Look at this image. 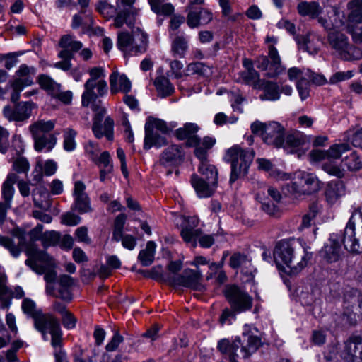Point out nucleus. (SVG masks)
<instances>
[{"mask_svg": "<svg viewBox=\"0 0 362 362\" xmlns=\"http://www.w3.org/2000/svg\"><path fill=\"white\" fill-rule=\"evenodd\" d=\"M59 46L62 48V50H67L74 55L75 52L83 47V44L80 41L76 40L73 35H64L59 41Z\"/></svg>", "mask_w": 362, "mask_h": 362, "instance_id": "obj_39", "label": "nucleus"}, {"mask_svg": "<svg viewBox=\"0 0 362 362\" xmlns=\"http://www.w3.org/2000/svg\"><path fill=\"white\" fill-rule=\"evenodd\" d=\"M343 317L348 324L354 325L362 320V297L356 294L346 293L344 300Z\"/></svg>", "mask_w": 362, "mask_h": 362, "instance_id": "obj_14", "label": "nucleus"}, {"mask_svg": "<svg viewBox=\"0 0 362 362\" xmlns=\"http://www.w3.org/2000/svg\"><path fill=\"white\" fill-rule=\"evenodd\" d=\"M0 246L8 250L11 255L15 258L18 257L22 251L19 247L16 245L12 238L1 235H0Z\"/></svg>", "mask_w": 362, "mask_h": 362, "instance_id": "obj_55", "label": "nucleus"}, {"mask_svg": "<svg viewBox=\"0 0 362 362\" xmlns=\"http://www.w3.org/2000/svg\"><path fill=\"white\" fill-rule=\"evenodd\" d=\"M351 149L349 144L347 143H341L332 145L327 151L320 149H314L310 152V157L313 161L326 160L322 164V168L331 175H334L338 178L344 176V170L331 162V159H339L342 153L349 151Z\"/></svg>", "mask_w": 362, "mask_h": 362, "instance_id": "obj_5", "label": "nucleus"}, {"mask_svg": "<svg viewBox=\"0 0 362 362\" xmlns=\"http://www.w3.org/2000/svg\"><path fill=\"white\" fill-rule=\"evenodd\" d=\"M76 132L72 129H66L63 132V147L66 151H73L76 147Z\"/></svg>", "mask_w": 362, "mask_h": 362, "instance_id": "obj_52", "label": "nucleus"}, {"mask_svg": "<svg viewBox=\"0 0 362 362\" xmlns=\"http://www.w3.org/2000/svg\"><path fill=\"white\" fill-rule=\"evenodd\" d=\"M322 255L329 262L338 261L341 255V245L337 235H332L329 242L321 251Z\"/></svg>", "mask_w": 362, "mask_h": 362, "instance_id": "obj_23", "label": "nucleus"}, {"mask_svg": "<svg viewBox=\"0 0 362 362\" xmlns=\"http://www.w3.org/2000/svg\"><path fill=\"white\" fill-rule=\"evenodd\" d=\"M13 168L18 173H28L30 170V163L25 157H19L13 161Z\"/></svg>", "mask_w": 362, "mask_h": 362, "instance_id": "obj_64", "label": "nucleus"}, {"mask_svg": "<svg viewBox=\"0 0 362 362\" xmlns=\"http://www.w3.org/2000/svg\"><path fill=\"white\" fill-rule=\"evenodd\" d=\"M148 43V35L139 28L132 31L119 32L117 34V46L125 55H137L147 50Z\"/></svg>", "mask_w": 362, "mask_h": 362, "instance_id": "obj_7", "label": "nucleus"}, {"mask_svg": "<svg viewBox=\"0 0 362 362\" xmlns=\"http://www.w3.org/2000/svg\"><path fill=\"white\" fill-rule=\"evenodd\" d=\"M60 240V234L56 231H47L42 236V243L45 247L56 245Z\"/></svg>", "mask_w": 362, "mask_h": 362, "instance_id": "obj_58", "label": "nucleus"}, {"mask_svg": "<svg viewBox=\"0 0 362 362\" xmlns=\"http://www.w3.org/2000/svg\"><path fill=\"white\" fill-rule=\"evenodd\" d=\"M240 78L245 84L256 86L259 80V74L253 67H249L246 71L240 73Z\"/></svg>", "mask_w": 362, "mask_h": 362, "instance_id": "obj_53", "label": "nucleus"}, {"mask_svg": "<svg viewBox=\"0 0 362 362\" xmlns=\"http://www.w3.org/2000/svg\"><path fill=\"white\" fill-rule=\"evenodd\" d=\"M111 93L115 94L119 91L127 93L131 90V82L124 74L119 75L114 71L110 75Z\"/></svg>", "mask_w": 362, "mask_h": 362, "instance_id": "obj_28", "label": "nucleus"}, {"mask_svg": "<svg viewBox=\"0 0 362 362\" xmlns=\"http://www.w3.org/2000/svg\"><path fill=\"white\" fill-rule=\"evenodd\" d=\"M199 130V126L195 123H186L182 127L176 129L175 135L178 140H186V146H188L189 141L191 139L197 138V132Z\"/></svg>", "mask_w": 362, "mask_h": 362, "instance_id": "obj_33", "label": "nucleus"}, {"mask_svg": "<svg viewBox=\"0 0 362 362\" xmlns=\"http://www.w3.org/2000/svg\"><path fill=\"white\" fill-rule=\"evenodd\" d=\"M156 245L153 241H148L146 248L141 250L138 255V259L144 267L151 265L154 260Z\"/></svg>", "mask_w": 362, "mask_h": 362, "instance_id": "obj_40", "label": "nucleus"}, {"mask_svg": "<svg viewBox=\"0 0 362 362\" xmlns=\"http://www.w3.org/2000/svg\"><path fill=\"white\" fill-rule=\"evenodd\" d=\"M362 343V339L360 337H351L344 345V349L341 351L340 356L344 362H355L356 353L358 349V346Z\"/></svg>", "mask_w": 362, "mask_h": 362, "instance_id": "obj_29", "label": "nucleus"}, {"mask_svg": "<svg viewBox=\"0 0 362 362\" xmlns=\"http://www.w3.org/2000/svg\"><path fill=\"white\" fill-rule=\"evenodd\" d=\"M328 47L339 58L346 60H358L362 57L361 50L351 45L348 37L339 28L329 30L327 35Z\"/></svg>", "mask_w": 362, "mask_h": 362, "instance_id": "obj_6", "label": "nucleus"}, {"mask_svg": "<svg viewBox=\"0 0 362 362\" xmlns=\"http://www.w3.org/2000/svg\"><path fill=\"white\" fill-rule=\"evenodd\" d=\"M146 124H149L153 130L159 131L164 134H168L170 131L166 122L160 119L148 117Z\"/></svg>", "mask_w": 362, "mask_h": 362, "instance_id": "obj_59", "label": "nucleus"}, {"mask_svg": "<svg viewBox=\"0 0 362 362\" xmlns=\"http://www.w3.org/2000/svg\"><path fill=\"white\" fill-rule=\"evenodd\" d=\"M309 69H300L297 67L290 68L288 71V76L290 81H296V83H307Z\"/></svg>", "mask_w": 362, "mask_h": 362, "instance_id": "obj_54", "label": "nucleus"}, {"mask_svg": "<svg viewBox=\"0 0 362 362\" xmlns=\"http://www.w3.org/2000/svg\"><path fill=\"white\" fill-rule=\"evenodd\" d=\"M106 71L103 66L92 67V107L98 104L102 105L100 98L107 95L108 87L105 80Z\"/></svg>", "mask_w": 362, "mask_h": 362, "instance_id": "obj_15", "label": "nucleus"}, {"mask_svg": "<svg viewBox=\"0 0 362 362\" xmlns=\"http://www.w3.org/2000/svg\"><path fill=\"white\" fill-rule=\"evenodd\" d=\"M224 295L232 310L240 313L250 310L252 307V298L235 285H229L224 289Z\"/></svg>", "mask_w": 362, "mask_h": 362, "instance_id": "obj_10", "label": "nucleus"}, {"mask_svg": "<svg viewBox=\"0 0 362 362\" xmlns=\"http://www.w3.org/2000/svg\"><path fill=\"white\" fill-rule=\"evenodd\" d=\"M344 139L356 148L362 149V128L356 131L349 130L345 132Z\"/></svg>", "mask_w": 362, "mask_h": 362, "instance_id": "obj_56", "label": "nucleus"}, {"mask_svg": "<svg viewBox=\"0 0 362 362\" xmlns=\"http://www.w3.org/2000/svg\"><path fill=\"white\" fill-rule=\"evenodd\" d=\"M38 83L42 89L46 90L49 94H57L60 89V84L55 82L47 75L42 74L38 77Z\"/></svg>", "mask_w": 362, "mask_h": 362, "instance_id": "obj_46", "label": "nucleus"}, {"mask_svg": "<svg viewBox=\"0 0 362 362\" xmlns=\"http://www.w3.org/2000/svg\"><path fill=\"white\" fill-rule=\"evenodd\" d=\"M342 163L350 171H358L362 169V160L356 151H353L342 159Z\"/></svg>", "mask_w": 362, "mask_h": 362, "instance_id": "obj_45", "label": "nucleus"}, {"mask_svg": "<svg viewBox=\"0 0 362 362\" xmlns=\"http://www.w3.org/2000/svg\"><path fill=\"white\" fill-rule=\"evenodd\" d=\"M211 74V69L202 62H192L189 64L185 69V76L197 75L206 76Z\"/></svg>", "mask_w": 362, "mask_h": 362, "instance_id": "obj_43", "label": "nucleus"}, {"mask_svg": "<svg viewBox=\"0 0 362 362\" xmlns=\"http://www.w3.org/2000/svg\"><path fill=\"white\" fill-rule=\"evenodd\" d=\"M34 105L31 101L17 103L13 107L6 105L3 115L9 122H24L30 117Z\"/></svg>", "mask_w": 362, "mask_h": 362, "instance_id": "obj_16", "label": "nucleus"}, {"mask_svg": "<svg viewBox=\"0 0 362 362\" xmlns=\"http://www.w3.org/2000/svg\"><path fill=\"white\" fill-rule=\"evenodd\" d=\"M298 180L303 183L304 194H311L318 192L322 188V182L317 177L310 173L305 171L297 172Z\"/></svg>", "mask_w": 362, "mask_h": 362, "instance_id": "obj_22", "label": "nucleus"}, {"mask_svg": "<svg viewBox=\"0 0 362 362\" xmlns=\"http://www.w3.org/2000/svg\"><path fill=\"white\" fill-rule=\"evenodd\" d=\"M216 144V139L211 136H204L201 139H191L189 141L188 147L194 148V154L199 161L208 160V152Z\"/></svg>", "mask_w": 362, "mask_h": 362, "instance_id": "obj_20", "label": "nucleus"}, {"mask_svg": "<svg viewBox=\"0 0 362 362\" xmlns=\"http://www.w3.org/2000/svg\"><path fill=\"white\" fill-rule=\"evenodd\" d=\"M261 345V339L250 332H243L242 338H237L230 342L223 339L218 342L217 349L230 358L238 357L237 351L240 348L242 358H246L255 353Z\"/></svg>", "mask_w": 362, "mask_h": 362, "instance_id": "obj_3", "label": "nucleus"}, {"mask_svg": "<svg viewBox=\"0 0 362 362\" xmlns=\"http://www.w3.org/2000/svg\"><path fill=\"white\" fill-rule=\"evenodd\" d=\"M346 6L349 13L346 18L344 16V21L348 30L349 25L362 23V0H351Z\"/></svg>", "mask_w": 362, "mask_h": 362, "instance_id": "obj_24", "label": "nucleus"}, {"mask_svg": "<svg viewBox=\"0 0 362 362\" xmlns=\"http://www.w3.org/2000/svg\"><path fill=\"white\" fill-rule=\"evenodd\" d=\"M198 171L206 181L217 185L218 170L214 165L209 163V160L200 161Z\"/></svg>", "mask_w": 362, "mask_h": 362, "instance_id": "obj_36", "label": "nucleus"}, {"mask_svg": "<svg viewBox=\"0 0 362 362\" xmlns=\"http://www.w3.org/2000/svg\"><path fill=\"white\" fill-rule=\"evenodd\" d=\"M154 86L158 92V95L161 98H166L171 95L175 92V88L170 80L164 76H160L156 78Z\"/></svg>", "mask_w": 362, "mask_h": 362, "instance_id": "obj_37", "label": "nucleus"}, {"mask_svg": "<svg viewBox=\"0 0 362 362\" xmlns=\"http://www.w3.org/2000/svg\"><path fill=\"white\" fill-rule=\"evenodd\" d=\"M55 122L53 120L40 119L29 126V131L33 137L51 134L50 132L54 129Z\"/></svg>", "mask_w": 362, "mask_h": 362, "instance_id": "obj_32", "label": "nucleus"}, {"mask_svg": "<svg viewBox=\"0 0 362 362\" xmlns=\"http://www.w3.org/2000/svg\"><path fill=\"white\" fill-rule=\"evenodd\" d=\"M135 0H121L117 1V7L119 11L114 20L115 28H121L124 23L129 28L134 25L135 16L137 14L136 9L133 6Z\"/></svg>", "mask_w": 362, "mask_h": 362, "instance_id": "obj_17", "label": "nucleus"}, {"mask_svg": "<svg viewBox=\"0 0 362 362\" xmlns=\"http://www.w3.org/2000/svg\"><path fill=\"white\" fill-rule=\"evenodd\" d=\"M298 13L302 16H308L310 18H315L321 13V7L314 1H302L297 6Z\"/></svg>", "mask_w": 362, "mask_h": 362, "instance_id": "obj_38", "label": "nucleus"}, {"mask_svg": "<svg viewBox=\"0 0 362 362\" xmlns=\"http://www.w3.org/2000/svg\"><path fill=\"white\" fill-rule=\"evenodd\" d=\"M304 143V139L302 136L298 134H288L286 138H284V144L282 146L284 148L290 147V148H298L303 145Z\"/></svg>", "mask_w": 362, "mask_h": 362, "instance_id": "obj_61", "label": "nucleus"}, {"mask_svg": "<svg viewBox=\"0 0 362 362\" xmlns=\"http://www.w3.org/2000/svg\"><path fill=\"white\" fill-rule=\"evenodd\" d=\"M202 274L199 271L186 269L180 275H173L168 278V284L172 286H180L202 291L205 289L201 283Z\"/></svg>", "mask_w": 362, "mask_h": 362, "instance_id": "obj_13", "label": "nucleus"}, {"mask_svg": "<svg viewBox=\"0 0 362 362\" xmlns=\"http://www.w3.org/2000/svg\"><path fill=\"white\" fill-rule=\"evenodd\" d=\"M191 183L197 195L201 198L211 196L217 187V185L206 181L204 178L199 177L196 174L192 175Z\"/></svg>", "mask_w": 362, "mask_h": 362, "instance_id": "obj_26", "label": "nucleus"}, {"mask_svg": "<svg viewBox=\"0 0 362 362\" xmlns=\"http://www.w3.org/2000/svg\"><path fill=\"white\" fill-rule=\"evenodd\" d=\"M21 309L25 315L34 320L35 328L42 334L43 339L48 341V335L52 336L53 345H57L61 338V326L59 320L51 313H43L37 310L36 303L30 298H25Z\"/></svg>", "mask_w": 362, "mask_h": 362, "instance_id": "obj_2", "label": "nucleus"}, {"mask_svg": "<svg viewBox=\"0 0 362 362\" xmlns=\"http://www.w3.org/2000/svg\"><path fill=\"white\" fill-rule=\"evenodd\" d=\"M254 157L252 149L243 148L239 145H234L227 150L226 159L231 165L230 184L247 175Z\"/></svg>", "mask_w": 362, "mask_h": 362, "instance_id": "obj_4", "label": "nucleus"}, {"mask_svg": "<svg viewBox=\"0 0 362 362\" xmlns=\"http://www.w3.org/2000/svg\"><path fill=\"white\" fill-rule=\"evenodd\" d=\"M58 57L62 61L57 62L54 64V67L66 71L71 69L72 64L71 60L74 58L73 54L67 50H61L58 54Z\"/></svg>", "mask_w": 362, "mask_h": 362, "instance_id": "obj_51", "label": "nucleus"}, {"mask_svg": "<svg viewBox=\"0 0 362 362\" xmlns=\"http://www.w3.org/2000/svg\"><path fill=\"white\" fill-rule=\"evenodd\" d=\"M16 74L18 77L16 80L25 81L26 79H30L31 85L33 84V79L32 76L35 74L34 68L29 67L26 64H21Z\"/></svg>", "mask_w": 362, "mask_h": 362, "instance_id": "obj_60", "label": "nucleus"}, {"mask_svg": "<svg viewBox=\"0 0 362 362\" xmlns=\"http://www.w3.org/2000/svg\"><path fill=\"white\" fill-rule=\"evenodd\" d=\"M193 4L187 7L188 14L187 16V24L191 28H194L200 25L199 9H194Z\"/></svg>", "mask_w": 362, "mask_h": 362, "instance_id": "obj_57", "label": "nucleus"}, {"mask_svg": "<svg viewBox=\"0 0 362 362\" xmlns=\"http://www.w3.org/2000/svg\"><path fill=\"white\" fill-rule=\"evenodd\" d=\"M34 149L37 152H50L55 146L57 139L54 134L33 137Z\"/></svg>", "mask_w": 362, "mask_h": 362, "instance_id": "obj_30", "label": "nucleus"}, {"mask_svg": "<svg viewBox=\"0 0 362 362\" xmlns=\"http://www.w3.org/2000/svg\"><path fill=\"white\" fill-rule=\"evenodd\" d=\"M9 136L8 129L0 126V152L3 154L7 153L10 148Z\"/></svg>", "mask_w": 362, "mask_h": 362, "instance_id": "obj_63", "label": "nucleus"}, {"mask_svg": "<svg viewBox=\"0 0 362 362\" xmlns=\"http://www.w3.org/2000/svg\"><path fill=\"white\" fill-rule=\"evenodd\" d=\"M86 185L81 181L75 182L74 188V203L71 206L73 211L84 214L89 211V197L85 192Z\"/></svg>", "mask_w": 362, "mask_h": 362, "instance_id": "obj_19", "label": "nucleus"}, {"mask_svg": "<svg viewBox=\"0 0 362 362\" xmlns=\"http://www.w3.org/2000/svg\"><path fill=\"white\" fill-rule=\"evenodd\" d=\"M57 168V163L54 160H47L44 163L38 161L33 171V180L39 182L42 180L43 175L49 177L54 175Z\"/></svg>", "mask_w": 362, "mask_h": 362, "instance_id": "obj_27", "label": "nucleus"}, {"mask_svg": "<svg viewBox=\"0 0 362 362\" xmlns=\"http://www.w3.org/2000/svg\"><path fill=\"white\" fill-rule=\"evenodd\" d=\"M127 216L124 214H119L114 221L113 231L112 240L115 242H119L121 234L124 233V227Z\"/></svg>", "mask_w": 362, "mask_h": 362, "instance_id": "obj_49", "label": "nucleus"}, {"mask_svg": "<svg viewBox=\"0 0 362 362\" xmlns=\"http://www.w3.org/2000/svg\"><path fill=\"white\" fill-rule=\"evenodd\" d=\"M96 10L105 18H112L117 13V8L106 1L100 2L96 6Z\"/></svg>", "mask_w": 362, "mask_h": 362, "instance_id": "obj_62", "label": "nucleus"}, {"mask_svg": "<svg viewBox=\"0 0 362 362\" xmlns=\"http://www.w3.org/2000/svg\"><path fill=\"white\" fill-rule=\"evenodd\" d=\"M273 256L279 272L290 276L299 274L312 257L311 253L294 240L279 241L275 246Z\"/></svg>", "mask_w": 362, "mask_h": 362, "instance_id": "obj_1", "label": "nucleus"}, {"mask_svg": "<svg viewBox=\"0 0 362 362\" xmlns=\"http://www.w3.org/2000/svg\"><path fill=\"white\" fill-rule=\"evenodd\" d=\"M199 225V219L196 216L187 217L182 224L180 235L187 243H191L192 247L197 246V238L200 235L201 230L196 228Z\"/></svg>", "mask_w": 362, "mask_h": 362, "instance_id": "obj_21", "label": "nucleus"}, {"mask_svg": "<svg viewBox=\"0 0 362 362\" xmlns=\"http://www.w3.org/2000/svg\"><path fill=\"white\" fill-rule=\"evenodd\" d=\"M92 111L95 112L92 126V131L95 136L98 139L105 136L109 141L113 140L114 121L110 117H107L103 122V119L106 114V110L100 105V101H98V104L97 103L92 107Z\"/></svg>", "mask_w": 362, "mask_h": 362, "instance_id": "obj_9", "label": "nucleus"}, {"mask_svg": "<svg viewBox=\"0 0 362 362\" xmlns=\"http://www.w3.org/2000/svg\"><path fill=\"white\" fill-rule=\"evenodd\" d=\"M318 22L328 33L329 30L345 26L344 13L341 12L338 8H334L333 21L332 23L323 18H319Z\"/></svg>", "mask_w": 362, "mask_h": 362, "instance_id": "obj_35", "label": "nucleus"}, {"mask_svg": "<svg viewBox=\"0 0 362 362\" xmlns=\"http://www.w3.org/2000/svg\"><path fill=\"white\" fill-rule=\"evenodd\" d=\"M268 49L270 62L266 56H260L256 60V66L262 71H267V77L274 78L283 73L285 67L281 64V58L276 47L269 45Z\"/></svg>", "mask_w": 362, "mask_h": 362, "instance_id": "obj_11", "label": "nucleus"}, {"mask_svg": "<svg viewBox=\"0 0 362 362\" xmlns=\"http://www.w3.org/2000/svg\"><path fill=\"white\" fill-rule=\"evenodd\" d=\"M18 177V175L15 173H11L8 174L6 179L1 186L2 201L12 203L15 193L13 185L16 182Z\"/></svg>", "mask_w": 362, "mask_h": 362, "instance_id": "obj_34", "label": "nucleus"}, {"mask_svg": "<svg viewBox=\"0 0 362 362\" xmlns=\"http://www.w3.org/2000/svg\"><path fill=\"white\" fill-rule=\"evenodd\" d=\"M315 40H318V37L315 35L308 33L305 35L300 37L298 42L302 45L308 52L311 54H317L319 50V47L313 44Z\"/></svg>", "mask_w": 362, "mask_h": 362, "instance_id": "obj_47", "label": "nucleus"}, {"mask_svg": "<svg viewBox=\"0 0 362 362\" xmlns=\"http://www.w3.org/2000/svg\"><path fill=\"white\" fill-rule=\"evenodd\" d=\"M25 252L28 257L25 262V264L37 274H42L47 269L46 266L50 264V256L47 252L39 250L35 243H29Z\"/></svg>", "mask_w": 362, "mask_h": 362, "instance_id": "obj_12", "label": "nucleus"}, {"mask_svg": "<svg viewBox=\"0 0 362 362\" xmlns=\"http://www.w3.org/2000/svg\"><path fill=\"white\" fill-rule=\"evenodd\" d=\"M165 0H148L151 10L158 15L170 16L174 12V7L170 3L163 4Z\"/></svg>", "mask_w": 362, "mask_h": 362, "instance_id": "obj_44", "label": "nucleus"}, {"mask_svg": "<svg viewBox=\"0 0 362 362\" xmlns=\"http://www.w3.org/2000/svg\"><path fill=\"white\" fill-rule=\"evenodd\" d=\"M188 49V41L182 35L176 36L171 44V52L174 57L184 58Z\"/></svg>", "mask_w": 362, "mask_h": 362, "instance_id": "obj_41", "label": "nucleus"}, {"mask_svg": "<svg viewBox=\"0 0 362 362\" xmlns=\"http://www.w3.org/2000/svg\"><path fill=\"white\" fill-rule=\"evenodd\" d=\"M344 194V185L342 181L332 180L327 185L325 197L329 203H335Z\"/></svg>", "mask_w": 362, "mask_h": 362, "instance_id": "obj_31", "label": "nucleus"}, {"mask_svg": "<svg viewBox=\"0 0 362 362\" xmlns=\"http://www.w3.org/2000/svg\"><path fill=\"white\" fill-rule=\"evenodd\" d=\"M291 179L292 181L290 183L286 184L282 187L283 192L286 194L294 197H298L304 194L305 191H303V183L301 181L298 180L297 172L294 173L293 177H291Z\"/></svg>", "mask_w": 362, "mask_h": 362, "instance_id": "obj_42", "label": "nucleus"}, {"mask_svg": "<svg viewBox=\"0 0 362 362\" xmlns=\"http://www.w3.org/2000/svg\"><path fill=\"white\" fill-rule=\"evenodd\" d=\"M250 128L253 134L259 135L268 145L280 148L284 144V128L279 122L272 121L263 123L256 121L251 124Z\"/></svg>", "mask_w": 362, "mask_h": 362, "instance_id": "obj_8", "label": "nucleus"}, {"mask_svg": "<svg viewBox=\"0 0 362 362\" xmlns=\"http://www.w3.org/2000/svg\"><path fill=\"white\" fill-rule=\"evenodd\" d=\"M279 98V87L277 83L268 82L264 88V94L260 95V98L262 100H277Z\"/></svg>", "mask_w": 362, "mask_h": 362, "instance_id": "obj_50", "label": "nucleus"}, {"mask_svg": "<svg viewBox=\"0 0 362 362\" xmlns=\"http://www.w3.org/2000/svg\"><path fill=\"white\" fill-rule=\"evenodd\" d=\"M185 156L181 145L171 144L161 152L158 164L164 168H175L183 163Z\"/></svg>", "mask_w": 362, "mask_h": 362, "instance_id": "obj_18", "label": "nucleus"}, {"mask_svg": "<svg viewBox=\"0 0 362 362\" xmlns=\"http://www.w3.org/2000/svg\"><path fill=\"white\" fill-rule=\"evenodd\" d=\"M166 144L167 140L165 136L153 130L149 124H145L144 149L149 150L153 146L160 148Z\"/></svg>", "mask_w": 362, "mask_h": 362, "instance_id": "obj_25", "label": "nucleus"}, {"mask_svg": "<svg viewBox=\"0 0 362 362\" xmlns=\"http://www.w3.org/2000/svg\"><path fill=\"white\" fill-rule=\"evenodd\" d=\"M31 86L30 79H26L25 81L20 80H14L12 81L11 86L12 92L11 93V101L15 104L19 103L20 94L23 89L26 87Z\"/></svg>", "mask_w": 362, "mask_h": 362, "instance_id": "obj_48", "label": "nucleus"}]
</instances>
